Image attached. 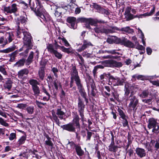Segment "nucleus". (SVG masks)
Wrapping results in <instances>:
<instances>
[{"instance_id":"nucleus-28","label":"nucleus","mask_w":159,"mask_h":159,"mask_svg":"<svg viewBox=\"0 0 159 159\" xmlns=\"http://www.w3.org/2000/svg\"><path fill=\"white\" fill-rule=\"evenodd\" d=\"M97 9L98 11V12L100 13L106 15H108L109 14V12L107 10L104 9L99 6H97Z\"/></svg>"},{"instance_id":"nucleus-34","label":"nucleus","mask_w":159,"mask_h":159,"mask_svg":"<svg viewBox=\"0 0 159 159\" xmlns=\"http://www.w3.org/2000/svg\"><path fill=\"white\" fill-rule=\"evenodd\" d=\"M26 110L29 114L31 115L34 112V107L33 106H30L27 107Z\"/></svg>"},{"instance_id":"nucleus-26","label":"nucleus","mask_w":159,"mask_h":159,"mask_svg":"<svg viewBox=\"0 0 159 159\" xmlns=\"http://www.w3.org/2000/svg\"><path fill=\"white\" fill-rule=\"evenodd\" d=\"M31 48L32 47H28V46H27V45H25L24 44V45L21 48H20L18 50H16V51H17V53L19 52H21L24 50L25 52V53L27 54L29 50L31 49Z\"/></svg>"},{"instance_id":"nucleus-57","label":"nucleus","mask_w":159,"mask_h":159,"mask_svg":"<svg viewBox=\"0 0 159 159\" xmlns=\"http://www.w3.org/2000/svg\"><path fill=\"white\" fill-rule=\"evenodd\" d=\"M27 105L25 104H19L17 106V107L20 109H24L26 107Z\"/></svg>"},{"instance_id":"nucleus-12","label":"nucleus","mask_w":159,"mask_h":159,"mask_svg":"<svg viewBox=\"0 0 159 159\" xmlns=\"http://www.w3.org/2000/svg\"><path fill=\"white\" fill-rule=\"evenodd\" d=\"M71 77L74 78L76 84L81 82L80 78L78 75V72L75 66L72 67Z\"/></svg>"},{"instance_id":"nucleus-45","label":"nucleus","mask_w":159,"mask_h":159,"mask_svg":"<svg viewBox=\"0 0 159 159\" xmlns=\"http://www.w3.org/2000/svg\"><path fill=\"white\" fill-rule=\"evenodd\" d=\"M15 46H12L3 50L2 52L5 53H8L14 51L15 50Z\"/></svg>"},{"instance_id":"nucleus-52","label":"nucleus","mask_w":159,"mask_h":159,"mask_svg":"<svg viewBox=\"0 0 159 159\" xmlns=\"http://www.w3.org/2000/svg\"><path fill=\"white\" fill-rule=\"evenodd\" d=\"M0 123L2 125L7 127L8 126V124L2 118L0 117Z\"/></svg>"},{"instance_id":"nucleus-42","label":"nucleus","mask_w":159,"mask_h":159,"mask_svg":"<svg viewBox=\"0 0 159 159\" xmlns=\"http://www.w3.org/2000/svg\"><path fill=\"white\" fill-rule=\"evenodd\" d=\"M53 84L56 90H57L59 88H61V84L60 81L56 80L53 82Z\"/></svg>"},{"instance_id":"nucleus-8","label":"nucleus","mask_w":159,"mask_h":159,"mask_svg":"<svg viewBox=\"0 0 159 159\" xmlns=\"http://www.w3.org/2000/svg\"><path fill=\"white\" fill-rule=\"evenodd\" d=\"M85 105L83 100L80 98H78V111L82 121H84V112L85 108Z\"/></svg>"},{"instance_id":"nucleus-18","label":"nucleus","mask_w":159,"mask_h":159,"mask_svg":"<svg viewBox=\"0 0 159 159\" xmlns=\"http://www.w3.org/2000/svg\"><path fill=\"white\" fill-rule=\"evenodd\" d=\"M90 46H92V43L87 40H84L83 41V44L82 47L78 48L77 50L79 52H81Z\"/></svg>"},{"instance_id":"nucleus-11","label":"nucleus","mask_w":159,"mask_h":159,"mask_svg":"<svg viewBox=\"0 0 159 159\" xmlns=\"http://www.w3.org/2000/svg\"><path fill=\"white\" fill-rule=\"evenodd\" d=\"M119 44L129 48H135V45L133 43L124 38L120 39Z\"/></svg>"},{"instance_id":"nucleus-40","label":"nucleus","mask_w":159,"mask_h":159,"mask_svg":"<svg viewBox=\"0 0 159 159\" xmlns=\"http://www.w3.org/2000/svg\"><path fill=\"white\" fill-rule=\"evenodd\" d=\"M116 50H105L103 51L102 50H99V52L100 53H110L112 54H114L117 53L116 52Z\"/></svg>"},{"instance_id":"nucleus-39","label":"nucleus","mask_w":159,"mask_h":159,"mask_svg":"<svg viewBox=\"0 0 159 159\" xmlns=\"http://www.w3.org/2000/svg\"><path fill=\"white\" fill-rule=\"evenodd\" d=\"M6 69L5 66L4 65L0 66V72L4 75H7V74L6 70Z\"/></svg>"},{"instance_id":"nucleus-16","label":"nucleus","mask_w":159,"mask_h":159,"mask_svg":"<svg viewBox=\"0 0 159 159\" xmlns=\"http://www.w3.org/2000/svg\"><path fill=\"white\" fill-rule=\"evenodd\" d=\"M120 39V38H118L116 36H113L107 38L106 41L110 44L113 43L119 44Z\"/></svg>"},{"instance_id":"nucleus-47","label":"nucleus","mask_w":159,"mask_h":159,"mask_svg":"<svg viewBox=\"0 0 159 159\" xmlns=\"http://www.w3.org/2000/svg\"><path fill=\"white\" fill-rule=\"evenodd\" d=\"M17 54V51H15L14 52L12 53L10 55L11 58L9 60L10 61H13L15 59L16 57V55Z\"/></svg>"},{"instance_id":"nucleus-4","label":"nucleus","mask_w":159,"mask_h":159,"mask_svg":"<svg viewBox=\"0 0 159 159\" xmlns=\"http://www.w3.org/2000/svg\"><path fill=\"white\" fill-rule=\"evenodd\" d=\"M129 103L128 106L129 109L131 111L135 110L136 107L138 104L139 100L135 96L130 95L129 96Z\"/></svg>"},{"instance_id":"nucleus-61","label":"nucleus","mask_w":159,"mask_h":159,"mask_svg":"<svg viewBox=\"0 0 159 159\" xmlns=\"http://www.w3.org/2000/svg\"><path fill=\"white\" fill-rule=\"evenodd\" d=\"M22 30H23V31H24L23 30H21V27H20V29H19L18 28V29L17 30V36L19 38H20V34H21V32H22Z\"/></svg>"},{"instance_id":"nucleus-46","label":"nucleus","mask_w":159,"mask_h":159,"mask_svg":"<svg viewBox=\"0 0 159 159\" xmlns=\"http://www.w3.org/2000/svg\"><path fill=\"white\" fill-rule=\"evenodd\" d=\"M52 116L53 118V119L56 122V124L59 126H60V121L59 119H58V116H57L54 113H52Z\"/></svg>"},{"instance_id":"nucleus-22","label":"nucleus","mask_w":159,"mask_h":159,"mask_svg":"<svg viewBox=\"0 0 159 159\" xmlns=\"http://www.w3.org/2000/svg\"><path fill=\"white\" fill-rule=\"evenodd\" d=\"M131 84L128 83H126L125 86L124 91H125V95L127 96L129 95L130 91H132Z\"/></svg>"},{"instance_id":"nucleus-38","label":"nucleus","mask_w":159,"mask_h":159,"mask_svg":"<svg viewBox=\"0 0 159 159\" xmlns=\"http://www.w3.org/2000/svg\"><path fill=\"white\" fill-rule=\"evenodd\" d=\"M25 62V59H20L15 64V66L18 67L22 66L24 65Z\"/></svg>"},{"instance_id":"nucleus-19","label":"nucleus","mask_w":159,"mask_h":159,"mask_svg":"<svg viewBox=\"0 0 159 159\" xmlns=\"http://www.w3.org/2000/svg\"><path fill=\"white\" fill-rule=\"evenodd\" d=\"M78 89L79 90V92L80 93L81 96L84 98L85 100H87V98L86 94V93L85 92L84 90L81 83V82L76 84Z\"/></svg>"},{"instance_id":"nucleus-54","label":"nucleus","mask_w":159,"mask_h":159,"mask_svg":"<svg viewBox=\"0 0 159 159\" xmlns=\"http://www.w3.org/2000/svg\"><path fill=\"white\" fill-rule=\"evenodd\" d=\"M16 138V134L15 133H11L9 137V139L10 140H12Z\"/></svg>"},{"instance_id":"nucleus-1","label":"nucleus","mask_w":159,"mask_h":159,"mask_svg":"<svg viewBox=\"0 0 159 159\" xmlns=\"http://www.w3.org/2000/svg\"><path fill=\"white\" fill-rule=\"evenodd\" d=\"M31 8L35 9V13L42 22L45 23L50 20V16L46 13L45 10L39 2H38V4L37 5L36 7L33 6Z\"/></svg>"},{"instance_id":"nucleus-37","label":"nucleus","mask_w":159,"mask_h":159,"mask_svg":"<svg viewBox=\"0 0 159 159\" xmlns=\"http://www.w3.org/2000/svg\"><path fill=\"white\" fill-rule=\"evenodd\" d=\"M79 120L80 119L78 115L77 114H75L73 117V121L77 126H78L79 127Z\"/></svg>"},{"instance_id":"nucleus-36","label":"nucleus","mask_w":159,"mask_h":159,"mask_svg":"<svg viewBox=\"0 0 159 159\" xmlns=\"http://www.w3.org/2000/svg\"><path fill=\"white\" fill-rule=\"evenodd\" d=\"M114 144L111 143L109 146V150L111 152H116L117 151L118 147L117 146L114 145Z\"/></svg>"},{"instance_id":"nucleus-3","label":"nucleus","mask_w":159,"mask_h":159,"mask_svg":"<svg viewBox=\"0 0 159 159\" xmlns=\"http://www.w3.org/2000/svg\"><path fill=\"white\" fill-rule=\"evenodd\" d=\"M94 30L97 33H104L106 34L113 33L116 32V30H119L118 28L116 27H113L110 29H107L105 27L102 25L100 27L94 28Z\"/></svg>"},{"instance_id":"nucleus-51","label":"nucleus","mask_w":159,"mask_h":159,"mask_svg":"<svg viewBox=\"0 0 159 159\" xmlns=\"http://www.w3.org/2000/svg\"><path fill=\"white\" fill-rule=\"evenodd\" d=\"M48 140H46L45 141V143L47 145H48L51 147H52L53 146V144L52 143V142L50 140V138L48 137Z\"/></svg>"},{"instance_id":"nucleus-23","label":"nucleus","mask_w":159,"mask_h":159,"mask_svg":"<svg viewBox=\"0 0 159 159\" xmlns=\"http://www.w3.org/2000/svg\"><path fill=\"white\" fill-rule=\"evenodd\" d=\"M57 42L61 45L64 44L66 47H68L70 45L67 40L63 37H58Z\"/></svg>"},{"instance_id":"nucleus-53","label":"nucleus","mask_w":159,"mask_h":159,"mask_svg":"<svg viewBox=\"0 0 159 159\" xmlns=\"http://www.w3.org/2000/svg\"><path fill=\"white\" fill-rule=\"evenodd\" d=\"M51 70L54 73V76L56 78H57L58 77V75L57 74V73L58 71V69L57 68L53 67L52 68Z\"/></svg>"},{"instance_id":"nucleus-15","label":"nucleus","mask_w":159,"mask_h":159,"mask_svg":"<svg viewBox=\"0 0 159 159\" xmlns=\"http://www.w3.org/2000/svg\"><path fill=\"white\" fill-rule=\"evenodd\" d=\"M63 129L70 132H75V128L72 123H69L67 124L63 125L61 126Z\"/></svg>"},{"instance_id":"nucleus-21","label":"nucleus","mask_w":159,"mask_h":159,"mask_svg":"<svg viewBox=\"0 0 159 159\" xmlns=\"http://www.w3.org/2000/svg\"><path fill=\"white\" fill-rule=\"evenodd\" d=\"M27 21V17L21 16L18 19L17 25L18 28L20 29V27L21 26L20 24H22L23 25H24Z\"/></svg>"},{"instance_id":"nucleus-29","label":"nucleus","mask_w":159,"mask_h":159,"mask_svg":"<svg viewBox=\"0 0 159 159\" xmlns=\"http://www.w3.org/2000/svg\"><path fill=\"white\" fill-rule=\"evenodd\" d=\"M75 149L77 154L79 156H82L84 154V151L81 148L80 146L77 145L75 146Z\"/></svg>"},{"instance_id":"nucleus-49","label":"nucleus","mask_w":159,"mask_h":159,"mask_svg":"<svg viewBox=\"0 0 159 159\" xmlns=\"http://www.w3.org/2000/svg\"><path fill=\"white\" fill-rule=\"evenodd\" d=\"M7 43V41L3 37L0 38V44H2L3 46H4Z\"/></svg>"},{"instance_id":"nucleus-17","label":"nucleus","mask_w":159,"mask_h":159,"mask_svg":"<svg viewBox=\"0 0 159 159\" xmlns=\"http://www.w3.org/2000/svg\"><path fill=\"white\" fill-rule=\"evenodd\" d=\"M131 8L129 7H128L126 9L124 16L126 20H129L134 18L133 15L131 14L130 12Z\"/></svg>"},{"instance_id":"nucleus-35","label":"nucleus","mask_w":159,"mask_h":159,"mask_svg":"<svg viewBox=\"0 0 159 159\" xmlns=\"http://www.w3.org/2000/svg\"><path fill=\"white\" fill-rule=\"evenodd\" d=\"M39 79L43 80L45 76V72L44 70L42 69H40L39 71Z\"/></svg>"},{"instance_id":"nucleus-43","label":"nucleus","mask_w":159,"mask_h":159,"mask_svg":"<svg viewBox=\"0 0 159 159\" xmlns=\"http://www.w3.org/2000/svg\"><path fill=\"white\" fill-rule=\"evenodd\" d=\"M34 56V52H30L29 55L26 60V61L28 63V65H29L31 62L32 61V60Z\"/></svg>"},{"instance_id":"nucleus-31","label":"nucleus","mask_w":159,"mask_h":159,"mask_svg":"<svg viewBox=\"0 0 159 159\" xmlns=\"http://www.w3.org/2000/svg\"><path fill=\"white\" fill-rule=\"evenodd\" d=\"M110 63L112 66L116 67H120L122 66V63L120 62H117L115 61H111Z\"/></svg>"},{"instance_id":"nucleus-41","label":"nucleus","mask_w":159,"mask_h":159,"mask_svg":"<svg viewBox=\"0 0 159 159\" xmlns=\"http://www.w3.org/2000/svg\"><path fill=\"white\" fill-rule=\"evenodd\" d=\"M88 23L92 25L95 26L97 23V19H88Z\"/></svg>"},{"instance_id":"nucleus-56","label":"nucleus","mask_w":159,"mask_h":159,"mask_svg":"<svg viewBox=\"0 0 159 159\" xmlns=\"http://www.w3.org/2000/svg\"><path fill=\"white\" fill-rule=\"evenodd\" d=\"M123 120L122 121V124L123 125V126L124 127H126L127 126L128 127H129V125H128V122L126 119V118H125V119H123Z\"/></svg>"},{"instance_id":"nucleus-60","label":"nucleus","mask_w":159,"mask_h":159,"mask_svg":"<svg viewBox=\"0 0 159 159\" xmlns=\"http://www.w3.org/2000/svg\"><path fill=\"white\" fill-rule=\"evenodd\" d=\"M148 92L146 91H143L142 93L139 95L140 97L142 98H145L148 96Z\"/></svg>"},{"instance_id":"nucleus-7","label":"nucleus","mask_w":159,"mask_h":159,"mask_svg":"<svg viewBox=\"0 0 159 159\" xmlns=\"http://www.w3.org/2000/svg\"><path fill=\"white\" fill-rule=\"evenodd\" d=\"M22 30L24 35L23 38L24 43L25 45H27L28 47H32L31 37L30 34L27 31Z\"/></svg>"},{"instance_id":"nucleus-59","label":"nucleus","mask_w":159,"mask_h":159,"mask_svg":"<svg viewBox=\"0 0 159 159\" xmlns=\"http://www.w3.org/2000/svg\"><path fill=\"white\" fill-rule=\"evenodd\" d=\"M150 82L152 83L154 85L159 86V82L158 81L150 80Z\"/></svg>"},{"instance_id":"nucleus-6","label":"nucleus","mask_w":159,"mask_h":159,"mask_svg":"<svg viewBox=\"0 0 159 159\" xmlns=\"http://www.w3.org/2000/svg\"><path fill=\"white\" fill-rule=\"evenodd\" d=\"M47 48L49 52L54 54L56 57L58 59H61L62 55L56 49H54L52 44H49L47 46Z\"/></svg>"},{"instance_id":"nucleus-50","label":"nucleus","mask_w":159,"mask_h":159,"mask_svg":"<svg viewBox=\"0 0 159 159\" xmlns=\"http://www.w3.org/2000/svg\"><path fill=\"white\" fill-rule=\"evenodd\" d=\"M35 102L38 107L40 108L43 107L42 106V105H45L46 104V103L42 102H39V101L37 100H36Z\"/></svg>"},{"instance_id":"nucleus-33","label":"nucleus","mask_w":159,"mask_h":159,"mask_svg":"<svg viewBox=\"0 0 159 159\" xmlns=\"http://www.w3.org/2000/svg\"><path fill=\"white\" fill-rule=\"evenodd\" d=\"M131 87L132 88V91L131 92L130 95H133L134 92H135L138 90H139L140 89L139 86L135 84H131Z\"/></svg>"},{"instance_id":"nucleus-13","label":"nucleus","mask_w":159,"mask_h":159,"mask_svg":"<svg viewBox=\"0 0 159 159\" xmlns=\"http://www.w3.org/2000/svg\"><path fill=\"white\" fill-rule=\"evenodd\" d=\"M29 73V70L27 69H22L18 72V76L20 79L24 80L26 78V75H28Z\"/></svg>"},{"instance_id":"nucleus-30","label":"nucleus","mask_w":159,"mask_h":159,"mask_svg":"<svg viewBox=\"0 0 159 159\" xmlns=\"http://www.w3.org/2000/svg\"><path fill=\"white\" fill-rule=\"evenodd\" d=\"M119 30H116L120 31H124L125 32L131 33L133 32V30L131 29L129 26H127L125 27L122 28L121 29H119L118 28Z\"/></svg>"},{"instance_id":"nucleus-58","label":"nucleus","mask_w":159,"mask_h":159,"mask_svg":"<svg viewBox=\"0 0 159 159\" xmlns=\"http://www.w3.org/2000/svg\"><path fill=\"white\" fill-rule=\"evenodd\" d=\"M138 32L140 38L141 39L144 38V34L142 30L139 28L138 29Z\"/></svg>"},{"instance_id":"nucleus-63","label":"nucleus","mask_w":159,"mask_h":159,"mask_svg":"<svg viewBox=\"0 0 159 159\" xmlns=\"http://www.w3.org/2000/svg\"><path fill=\"white\" fill-rule=\"evenodd\" d=\"M42 92L46 94V95H50L49 93L47 92V91L46 90V89L44 86H42Z\"/></svg>"},{"instance_id":"nucleus-55","label":"nucleus","mask_w":159,"mask_h":159,"mask_svg":"<svg viewBox=\"0 0 159 159\" xmlns=\"http://www.w3.org/2000/svg\"><path fill=\"white\" fill-rule=\"evenodd\" d=\"M79 60H78L79 64L82 66H84V61L82 57L80 58H79Z\"/></svg>"},{"instance_id":"nucleus-64","label":"nucleus","mask_w":159,"mask_h":159,"mask_svg":"<svg viewBox=\"0 0 159 159\" xmlns=\"http://www.w3.org/2000/svg\"><path fill=\"white\" fill-rule=\"evenodd\" d=\"M134 152L132 149H130L127 151V153L128 154L130 157L133 154Z\"/></svg>"},{"instance_id":"nucleus-48","label":"nucleus","mask_w":159,"mask_h":159,"mask_svg":"<svg viewBox=\"0 0 159 159\" xmlns=\"http://www.w3.org/2000/svg\"><path fill=\"white\" fill-rule=\"evenodd\" d=\"M118 111L119 113V115L122 119H125V118H126V116L123 111L121 109H118Z\"/></svg>"},{"instance_id":"nucleus-20","label":"nucleus","mask_w":159,"mask_h":159,"mask_svg":"<svg viewBox=\"0 0 159 159\" xmlns=\"http://www.w3.org/2000/svg\"><path fill=\"white\" fill-rule=\"evenodd\" d=\"M65 112L63 111L61 106L58 107L57 109L56 114L61 120L63 119L65 116Z\"/></svg>"},{"instance_id":"nucleus-14","label":"nucleus","mask_w":159,"mask_h":159,"mask_svg":"<svg viewBox=\"0 0 159 159\" xmlns=\"http://www.w3.org/2000/svg\"><path fill=\"white\" fill-rule=\"evenodd\" d=\"M67 21L69 23V25L70 28L75 29L77 28V25L76 23V18L74 17H68Z\"/></svg>"},{"instance_id":"nucleus-9","label":"nucleus","mask_w":159,"mask_h":159,"mask_svg":"<svg viewBox=\"0 0 159 159\" xmlns=\"http://www.w3.org/2000/svg\"><path fill=\"white\" fill-rule=\"evenodd\" d=\"M3 11L5 13L8 14L15 13L18 11L17 5L15 3H13L11 6L3 7Z\"/></svg>"},{"instance_id":"nucleus-32","label":"nucleus","mask_w":159,"mask_h":159,"mask_svg":"<svg viewBox=\"0 0 159 159\" xmlns=\"http://www.w3.org/2000/svg\"><path fill=\"white\" fill-rule=\"evenodd\" d=\"M12 83V81L10 79H8L4 84V87L8 90H10L11 88Z\"/></svg>"},{"instance_id":"nucleus-27","label":"nucleus","mask_w":159,"mask_h":159,"mask_svg":"<svg viewBox=\"0 0 159 159\" xmlns=\"http://www.w3.org/2000/svg\"><path fill=\"white\" fill-rule=\"evenodd\" d=\"M26 139V135L22 136L17 141L16 144L17 146L18 147H19L22 144H24L25 143Z\"/></svg>"},{"instance_id":"nucleus-2","label":"nucleus","mask_w":159,"mask_h":159,"mask_svg":"<svg viewBox=\"0 0 159 159\" xmlns=\"http://www.w3.org/2000/svg\"><path fill=\"white\" fill-rule=\"evenodd\" d=\"M29 83L31 85L33 92V94L36 97L39 95L40 94V89L38 85L40 84L36 80L31 79L29 81Z\"/></svg>"},{"instance_id":"nucleus-5","label":"nucleus","mask_w":159,"mask_h":159,"mask_svg":"<svg viewBox=\"0 0 159 159\" xmlns=\"http://www.w3.org/2000/svg\"><path fill=\"white\" fill-rule=\"evenodd\" d=\"M152 128V132L155 133L159 132V125L157 122V119L151 118H150V129Z\"/></svg>"},{"instance_id":"nucleus-44","label":"nucleus","mask_w":159,"mask_h":159,"mask_svg":"<svg viewBox=\"0 0 159 159\" xmlns=\"http://www.w3.org/2000/svg\"><path fill=\"white\" fill-rule=\"evenodd\" d=\"M132 77L134 78H136L139 80H144L146 79V78L145 76L142 75H134L132 76Z\"/></svg>"},{"instance_id":"nucleus-10","label":"nucleus","mask_w":159,"mask_h":159,"mask_svg":"<svg viewBox=\"0 0 159 159\" xmlns=\"http://www.w3.org/2000/svg\"><path fill=\"white\" fill-rule=\"evenodd\" d=\"M109 79L112 80L114 86H121L122 85L125 81V78H120L117 77H114L112 75L109 77Z\"/></svg>"},{"instance_id":"nucleus-62","label":"nucleus","mask_w":159,"mask_h":159,"mask_svg":"<svg viewBox=\"0 0 159 159\" xmlns=\"http://www.w3.org/2000/svg\"><path fill=\"white\" fill-rule=\"evenodd\" d=\"M90 54L86 52H84L82 53V55L84 57H86L87 58L90 57Z\"/></svg>"},{"instance_id":"nucleus-25","label":"nucleus","mask_w":159,"mask_h":159,"mask_svg":"<svg viewBox=\"0 0 159 159\" xmlns=\"http://www.w3.org/2000/svg\"><path fill=\"white\" fill-rule=\"evenodd\" d=\"M14 35L11 33H7L5 34V39L8 43H10L13 39Z\"/></svg>"},{"instance_id":"nucleus-24","label":"nucleus","mask_w":159,"mask_h":159,"mask_svg":"<svg viewBox=\"0 0 159 159\" xmlns=\"http://www.w3.org/2000/svg\"><path fill=\"white\" fill-rule=\"evenodd\" d=\"M137 154L140 157H144L146 155V152L144 150L140 148H137L136 149Z\"/></svg>"}]
</instances>
